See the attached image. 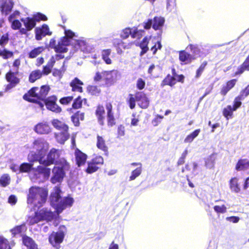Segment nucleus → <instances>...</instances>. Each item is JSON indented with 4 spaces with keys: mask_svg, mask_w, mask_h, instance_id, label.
Masks as SVG:
<instances>
[{
    "mask_svg": "<svg viewBox=\"0 0 249 249\" xmlns=\"http://www.w3.org/2000/svg\"><path fill=\"white\" fill-rule=\"evenodd\" d=\"M62 192L58 186L55 187L51 193L50 200L51 205L56 212H52L47 208H43L36 212L35 215L29 217L27 222L32 225L38 222L46 220L48 222L53 221V225L57 226L59 223V214L63 210L68 207H71L74 200L71 197H61Z\"/></svg>",
    "mask_w": 249,
    "mask_h": 249,
    "instance_id": "obj_1",
    "label": "nucleus"
},
{
    "mask_svg": "<svg viewBox=\"0 0 249 249\" xmlns=\"http://www.w3.org/2000/svg\"><path fill=\"white\" fill-rule=\"evenodd\" d=\"M27 147L30 148V152L27 159L30 162L39 161L41 158L45 156L49 149V143L44 139L38 138L35 140L30 145Z\"/></svg>",
    "mask_w": 249,
    "mask_h": 249,
    "instance_id": "obj_2",
    "label": "nucleus"
},
{
    "mask_svg": "<svg viewBox=\"0 0 249 249\" xmlns=\"http://www.w3.org/2000/svg\"><path fill=\"white\" fill-rule=\"evenodd\" d=\"M48 190L46 188L32 187L29 189L27 203L32 206L39 208L46 202Z\"/></svg>",
    "mask_w": 249,
    "mask_h": 249,
    "instance_id": "obj_3",
    "label": "nucleus"
},
{
    "mask_svg": "<svg viewBox=\"0 0 249 249\" xmlns=\"http://www.w3.org/2000/svg\"><path fill=\"white\" fill-rule=\"evenodd\" d=\"M51 175V169L44 165H38L33 169L31 180L33 181L38 180L44 181L48 180Z\"/></svg>",
    "mask_w": 249,
    "mask_h": 249,
    "instance_id": "obj_4",
    "label": "nucleus"
},
{
    "mask_svg": "<svg viewBox=\"0 0 249 249\" xmlns=\"http://www.w3.org/2000/svg\"><path fill=\"white\" fill-rule=\"evenodd\" d=\"M66 228L64 226L59 227V231L57 232H53L49 237L50 244L54 248L58 249L60 247V244L63 242Z\"/></svg>",
    "mask_w": 249,
    "mask_h": 249,
    "instance_id": "obj_5",
    "label": "nucleus"
},
{
    "mask_svg": "<svg viewBox=\"0 0 249 249\" xmlns=\"http://www.w3.org/2000/svg\"><path fill=\"white\" fill-rule=\"evenodd\" d=\"M59 157V151L54 148H52L47 155V157L46 158L45 156H43L38 162L41 165L48 166L53 164L55 160L57 159Z\"/></svg>",
    "mask_w": 249,
    "mask_h": 249,
    "instance_id": "obj_6",
    "label": "nucleus"
},
{
    "mask_svg": "<svg viewBox=\"0 0 249 249\" xmlns=\"http://www.w3.org/2000/svg\"><path fill=\"white\" fill-rule=\"evenodd\" d=\"M120 76L119 71L116 70L104 71V81L107 85L114 84L120 78Z\"/></svg>",
    "mask_w": 249,
    "mask_h": 249,
    "instance_id": "obj_7",
    "label": "nucleus"
},
{
    "mask_svg": "<svg viewBox=\"0 0 249 249\" xmlns=\"http://www.w3.org/2000/svg\"><path fill=\"white\" fill-rule=\"evenodd\" d=\"M143 32V31L142 30H138L136 28H127L122 31L121 33V36L123 38H126L129 35H131L133 38L138 39L142 36Z\"/></svg>",
    "mask_w": 249,
    "mask_h": 249,
    "instance_id": "obj_8",
    "label": "nucleus"
},
{
    "mask_svg": "<svg viewBox=\"0 0 249 249\" xmlns=\"http://www.w3.org/2000/svg\"><path fill=\"white\" fill-rule=\"evenodd\" d=\"M57 98L54 96L49 97L44 101V103L48 109L55 113H60L61 108L56 104Z\"/></svg>",
    "mask_w": 249,
    "mask_h": 249,
    "instance_id": "obj_9",
    "label": "nucleus"
},
{
    "mask_svg": "<svg viewBox=\"0 0 249 249\" xmlns=\"http://www.w3.org/2000/svg\"><path fill=\"white\" fill-rule=\"evenodd\" d=\"M53 176L50 181L53 184L60 183L64 178V173L63 169L57 166H54L52 170Z\"/></svg>",
    "mask_w": 249,
    "mask_h": 249,
    "instance_id": "obj_10",
    "label": "nucleus"
},
{
    "mask_svg": "<svg viewBox=\"0 0 249 249\" xmlns=\"http://www.w3.org/2000/svg\"><path fill=\"white\" fill-rule=\"evenodd\" d=\"M38 134H48L52 131V128L47 122H43L36 124L34 129Z\"/></svg>",
    "mask_w": 249,
    "mask_h": 249,
    "instance_id": "obj_11",
    "label": "nucleus"
},
{
    "mask_svg": "<svg viewBox=\"0 0 249 249\" xmlns=\"http://www.w3.org/2000/svg\"><path fill=\"white\" fill-rule=\"evenodd\" d=\"M138 105L142 108H146L149 106V101L145 94L142 92H138L135 94Z\"/></svg>",
    "mask_w": 249,
    "mask_h": 249,
    "instance_id": "obj_12",
    "label": "nucleus"
},
{
    "mask_svg": "<svg viewBox=\"0 0 249 249\" xmlns=\"http://www.w3.org/2000/svg\"><path fill=\"white\" fill-rule=\"evenodd\" d=\"M21 21L23 22L25 27V28H21L20 29V32L23 34H25L27 31H31L36 25L35 20L29 17L22 18L21 19Z\"/></svg>",
    "mask_w": 249,
    "mask_h": 249,
    "instance_id": "obj_13",
    "label": "nucleus"
},
{
    "mask_svg": "<svg viewBox=\"0 0 249 249\" xmlns=\"http://www.w3.org/2000/svg\"><path fill=\"white\" fill-rule=\"evenodd\" d=\"M39 89L37 87L32 88L27 94L24 95L23 98L30 102H36L39 99L38 96Z\"/></svg>",
    "mask_w": 249,
    "mask_h": 249,
    "instance_id": "obj_14",
    "label": "nucleus"
},
{
    "mask_svg": "<svg viewBox=\"0 0 249 249\" xmlns=\"http://www.w3.org/2000/svg\"><path fill=\"white\" fill-rule=\"evenodd\" d=\"M13 6L12 0H0V9L2 14L7 15L11 12Z\"/></svg>",
    "mask_w": 249,
    "mask_h": 249,
    "instance_id": "obj_15",
    "label": "nucleus"
},
{
    "mask_svg": "<svg viewBox=\"0 0 249 249\" xmlns=\"http://www.w3.org/2000/svg\"><path fill=\"white\" fill-rule=\"evenodd\" d=\"M129 166L130 167H137L135 169L132 171L131 175L129 177V181H132L134 180L141 174L142 172V164L140 162H133L130 164Z\"/></svg>",
    "mask_w": 249,
    "mask_h": 249,
    "instance_id": "obj_16",
    "label": "nucleus"
},
{
    "mask_svg": "<svg viewBox=\"0 0 249 249\" xmlns=\"http://www.w3.org/2000/svg\"><path fill=\"white\" fill-rule=\"evenodd\" d=\"M74 48L77 50L80 49L81 51L84 52H89L90 51V48L88 46L86 40L79 39L74 40L73 43Z\"/></svg>",
    "mask_w": 249,
    "mask_h": 249,
    "instance_id": "obj_17",
    "label": "nucleus"
},
{
    "mask_svg": "<svg viewBox=\"0 0 249 249\" xmlns=\"http://www.w3.org/2000/svg\"><path fill=\"white\" fill-rule=\"evenodd\" d=\"M107 111V124L109 126H112L115 124V120L112 112V106L110 103H107L106 106Z\"/></svg>",
    "mask_w": 249,
    "mask_h": 249,
    "instance_id": "obj_18",
    "label": "nucleus"
},
{
    "mask_svg": "<svg viewBox=\"0 0 249 249\" xmlns=\"http://www.w3.org/2000/svg\"><path fill=\"white\" fill-rule=\"evenodd\" d=\"M229 187L232 192L238 193L240 191V185L237 178H232L229 181Z\"/></svg>",
    "mask_w": 249,
    "mask_h": 249,
    "instance_id": "obj_19",
    "label": "nucleus"
},
{
    "mask_svg": "<svg viewBox=\"0 0 249 249\" xmlns=\"http://www.w3.org/2000/svg\"><path fill=\"white\" fill-rule=\"evenodd\" d=\"M152 20L153 28L155 30H161L165 22L164 18L156 17Z\"/></svg>",
    "mask_w": 249,
    "mask_h": 249,
    "instance_id": "obj_20",
    "label": "nucleus"
},
{
    "mask_svg": "<svg viewBox=\"0 0 249 249\" xmlns=\"http://www.w3.org/2000/svg\"><path fill=\"white\" fill-rule=\"evenodd\" d=\"M82 85H83V83L78 78H75L70 83L72 90L79 92H82L83 91Z\"/></svg>",
    "mask_w": 249,
    "mask_h": 249,
    "instance_id": "obj_21",
    "label": "nucleus"
},
{
    "mask_svg": "<svg viewBox=\"0 0 249 249\" xmlns=\"http://www.w3.org/2000/svg\"><path fill=\"white\" fill-rule=\"evenodd\" d=\"M76 163L78 166L83 165L86 160L87 155L77 149L75 152Z\"/></svg>",
    "mask_w": 249,
    "mask_h": 249,
    "instance_id": "obj_22",
    "label": "nucleus"
},
{
    "mask_svg": "<svg viewBox=\"0 0 249 249\" xmlns=\"http://www.w3.org/2000/svg\"><path fill=\"white\" fill-rule=\"evenodd\" d=\"M69 136L70 135L68 131H61L60 132L55 134V137L57 142L61 144H64L69 138Z\"/></svg>",
    "mask_w": 249,
    "mask_h": 249,
    "instance_id": "obj_23",
    "label": "nucleus"
},
{
    "mask_svg": "<svg viewBox=\"0 0 249 249\" xmlns=\"http://www.w3.org/2000/svg\"><path fill=\"white\" fill-rule=\"evenodd\" d=\"M53 126L60 131H68L69 127L64 123L58 120L53 119L51 122Z\"/></svg>",
    "mask_w": 249,
    "mask_h": 249,
    "instance_id": "obj_24",
    "label": "nucleus"
},
{
    "mask_svg": "<svg viewBox=\"0 0 249 249\" xmlns=\"http://www.w3.org/2000/svg\"><path fill=\"white\" fill-rule=\"evenodd\" d=\"M95 114L99 123L103 125L104 124V120L105 116V112L104 107L102 106H98L96 110Z\"/></svg>",
    "mask_w": 249,
    "mask_h": 249,
    "instance_id": "obj_25",
    "label": "nucleus"
},
{
    "mask_svg": "<svg viewBox=\"0 0 249 249\" xmlns=\"http://www.w3.org/2000/svg\"><path fill=\"white\" fill-rule=\"evenodd\" d=\"M23 244L29 249H38L37 245L30 237L24 236L22 237Z\"/></svg>",
    "mask_w": 249,
    "mask_h": 249,
    "instance_id": "obj_26",
    "label": "nucleus"
},
{
    "mask_svg": "<svg viewBox=\"0 0 249 249\" xmlns=\"http://www.w3.org/2000/svg\"><path fill=\"white\" fill-rule=\"evenodd\" d=\"M216 202L218 204L213 207L214 212L217 214L224 213H226L227 208L224 204V201L223 200H219L216 201Z\"/></svg>",
    "mask_w": 249,
    "mask_h": 249,
    "instance_id": "obj_27",
    "label": "nucleus"
},
{
    "mask_svg": "<svg viewBox=\"0 0 249 249\" xmlns=\"http://www.w3.org/2000/svg\"><path fill=\"white\" fill-rule=\"evenodd\" d=\"M236 81V79H232L227 82L226 85L222 87L220 93L222 95H225L235 86Z\"/></svg>",
    "mask_w": 249,
    "mask_h": 249,
    "instance_id": "obj_28",
    "label": "nucleus"
},
{
    "mask_svg": "<svg viewBox=\"0 0 249 249\" xmlns=\"http://www.w3.org/2000/svg\"><path fill=\"white\" fill-rule=\"evenodd\" d=\"M237 171H244L249 169V161L246 159L239 160L235 167Z\"/></svg>",
    "mask_w": 249,
    "mask_h": 249,
    "instance_id": "obj_29",
    "label": "nucleus"
},
{
    "mask_svg": "<svg viewBox=\"0 0 249 249\" xmlns=\"http://www.w3.org/2000/svg\"><path fill=\"white\" fill-rule=\"evenodd\" d=\"M33 164L30 163L24 162L22 163L20 166L19 167V172L22 173H27L31 171L30 173V178H31V174L33 173V169L34 168L33 167Z\"/></svg>",
    "mask_w": 249,
    "mask_h": 249,
    "instance_id": "obj_30",
    "label": "nucleus"
},
{
    "mask_svg": "<svg viewBox=\"0 0 249 249\" xmlns=\"http://www.w3.org/2000/svg\"><path fill=\"white\" fill-rule=\"evenodd\" d=\"M111 53L110 49L103 50L102 52V58L107 65H111L112 64V61L110 57Z\"/></svg>",
    "mask_w": 249,
    "mask_h": 249,
    "instance_id": "obj_31",
    "label": "nucleus"
},
{
    "mask_svg": "<svg viewBox=\"0 0 249 249\" xmlns=\"http://www.w3.org/2000/svg\"><path fill=\"white\" fill-rule=\"evenodd\" d=\"M18 71H9L6 75V78L8 82L12 84H18L19 82V79L16 76Z\"/></svg>",
    "mask_w": 249,
    "mask_h": 249,
    "instance_id": "obj_32",
    "label": "nucleus"
},
{
    "mask_svg": "<svg viewBox=\"0 0 249 249\" xmlns=\"http://www.w3.org/2000/svg\"><path fill=\"white\" fill-rule=\"evenodd\" d=\"M192 59V56L185 51L180 52L179 53V60L184 64L190 63Z\"/></svg>",
    "mask_w": 249,
    "mask_h": 249,
    "instance_id": "obj_33",
    "label": "nucleus"
},
{
    "mask_svg": "<svg viewBox=\"0 0 249 249\" xmlns=\"http://www.w3.org/2000/svg\"><path fill=\"white\" fill-rule=\"evenodd\" d=\"M96 146L99 149L106 152L107 150V147L106 144L104 139L101 136H98L97 137Z\"/></svg>",
    "mask_w": 249,
    "mask_h": 249,
    "instance_id": "obj_34",
    "label": "nucleus"
},
{
    "mask_svg": "<svg viewBox=\"0 0 249 249\" xmlns=\"http://www.w3.org/2000/svg\"><path fill=\"white\" fill-rule=\"evenodd\" d=\"M13 246V243H10L6 238L0 237V249H11Z\"/></svg>",
    "mask_w": 249,
    "mask_h": 249,
    "instance_id": "obj_35",
    "label": "nucleus"
},
{
    "mask_svg": "<svg viewBox=\"0 0 249 249\" xmlns=\"http://www.w3.org/2000/svg\"><path fill=\"white\" fill-rule=\"evenodd\" d=\"M216 157L214 154H212L205 160V166L207 168L212 169L214 167Z\"/></svg>",
    "mask_w": 249,
    "mask_h": 249,
    "instance_id": "obj_36",
    "label": "nucleus"
},
{
    "mask_svg": "<svg viewBox=\"0 0 249 249\" xmlns=\"http://www.w3.org/2000/svg\"><path fill=\"white\" fill-rule=\"evenodd\" d=\"M200 132L199 129H196L192 133L187 135L185 138L184 142L185 143H191L198 135Z\"/></svg>",
    "mask_w": 249,
    "mask_h": 249,
    "instance_id": "obj_37",
    "label": "nucleus"
},
{
    "mask_svg": "<svg viewBox=\"0 0 249 249\" xmlns=\"http://www.w3.org/2000/svg\"><path fill=\"white\" fill-rule=\"evenodd\" d=\"M149 38L146 37H144L142 42L140 44V48L142 49V52H141V55H142L144 53H145L148 50V47L147 46L148 42H149Z\"/></svg>",
    "mask_w": 249,
    "mask_h": 249,
    "instance_id": "obj_38",
    "label": "nucleus"
},
{
    "mask_svg": "<svg viewBox=\"0 0 249 249\" xmlns=\"http://www.w3.org/2000/svg\"><path fill=\"white\" fill-rule=\"evenodd\" d=\"M42 75V72L40 70H36L31 72L29 77V80L31 82H34L36 80L39 79Z\"/></svg>",
    "mask_w": 249,
    "mask_h": 249,
    "instance_id": "obj_39",
    "label": "nucleus"
},
{
    "mask_svg": "<svg viewBox=\"0 0 249 249\" xmlns=\"http://www.w3.org/2000/svg\"><path fill=\"white\" fill-rule=\"evenodd\" d=\"M49 88L46 86H43L38 90V97L39 99L43 100L47 95Z\"/></svg>",
    "mask_w": 249,
    "mask_h": 249,
    "instance_id": "obj_40",
    "label": "nucleus"
},
{
    "mask_svg": "<svg viewBox=\"0 0 249 249\" xmlns=\"http://www.w3.org/2000/svg\"><path fill=\"white\" fill-rule=\"evenodd\" d=\"M26 231V227L24 224L16 226L14 229H12L11 231L14 236L17 234L21 233Z\"/></svg>",
    "mask_w": 249,
    "mask_h": 249,
    "instance_id": "obj_41",
    "label": "nucleus"
},
{
    "mask_svg": "<svg viewBox=\"0 0 249 249\" xmlns=\"http://www.w3.org/2000/svg\"><path fill=\"white\" fill-rule=\"evenodd\" d=\"M232 107L231 106H227L223 111V114L224 116L228 120L230 118H231L233 111Z\"/></svg>",
    "mask_w": 249,
    "mask_h": 249,
    "instance_id": "obj_42",
    "label": "nucleus"
},
{
    "mask_svg": "<svg viewBox=\"0 0 249 249\" xmlns=\"http://www.w3.org/2000/svg\"><path fill=\"white\" fill-rule=\"evenodd\" d=\"M44 50L43 47H39L34 49L29 53V57L30 58H35L39 55Z\"/></svg>",
    "mask_w": 249,
    "mask_h": 249,
    "instance_id": "obj_43",
    "label": "nucleus"
},
{
    "mask_svg": "<svg viewBox=\"0 0 249 249\" xmlns=\"http://www.w3.org/2000/svg\"><path fill=\"white\" fill-rule=\"evenodd\" d=\"M10 181V178L7 174L2 175L0 178V184L3 187H5L8 185Z\"/></svg>",
    "mask_w": 249,
    "mask_h": 249,
    "instance_id": "obj_44",
    "label": "nucleus"
},
{
    "mask_svg": "<svg viewBox=\"0 0 249 249\" xmlns=\"http://www.w3.org/2000/svg\"><path fill=\"white\" fill-rule=\"evenodd\" d=\"M87 91L91 95H96L100 92V89L97 86H89L87 87Z\"/></svg>",
    "mask_w": 249,
    "mask_h": 249,
    "instance_id": "obj_45",
    "label": "nucleus"
},
{
    "mask_svg": "<svg viewBox=\"0 0 249 249\" xmlns=\"http://www.w3.org/2000/svg\"><path fill=\"white\" fill-rule=\"evenodd\" d=\"M176 82V79L175 78L170 75H168L163 80L164 85H168L171 86L174 85Z\"/></svg>",
    "mask_w": 249,
    "mask_h": 249,
    "instance_id": "obj_46",
    "label": "nucleus"
},
{
    "mask_svg": "<svg viewBox=\"0 0 249 249\" xmlns=\"http://www.w3.org/2000/svg\"><path fill=\"white\" fill-rule=\"evenodd\" d=\"M9 21L11 23V27L12 29L16 30L20 29L21 23L18 20L13 19L9 20Z\"/></svg>",
    "mask_w": 249,
    "mask_h": 249,
    "instance_id": "obj_47",
    "label": "nucleus"
},
{
    "mask_svg": "<svg viewBox=\"0 0 249 249\" xmlns=\"http://www.w3.org/2000/svg\"><path fill=\"white\" fill-rule=\"evenodd\" d=\"M34 20H35V22L39 21L40 20H46L47 19V17L44 15H43L41 13H37L33 16V17L32 18Z\"/></svg>",
    "mask_w": 249,
    "mask_h": 249,
    "instance_id": "obj_48",
    "label": "nucleus"
},
{
    "mask_svg": "<svg viewBox=\"0 0 249 249\" xmlns=\"http://www.w3.org/2000/svg\"><path fill=\"white\" fill-rule=\"evenodd\" d=\"M98 168L99 167L96 165L91 162L89 163L88 167L87 169V172L88 173L91 174L96 172Z\"/></svg>",
    "mask_w": 249,
    "mask_h": 249,
    "instance_id": "obj_49",
    "label": "nucleus"
},
{
    "mask_svg": "<svg viewBox=\"0 0 249 249\" xmlns=\"http://www.w3.org/2000/svg\"><path fill=\"white\" fill-rule=\"evenodd\" d=\"M68 50V48L66 46H64V45H62V44L58 42L57 45L55 47V51L57 53H65Z\"/></svg>",
    "mask_w": 249,
    "mask_h": 249,
    "instance_id": "obj_50",
    "label": "nucleus"
},
{
    "mask_svg": "<svg viewBox=\"0 0 249 249\" xmlns=\"http://www.w3.org/2000/svg\"><path fill=\"white\" fill-rule=\"evenodd\" d=\"M243 100V99L239 96L236 97L234 100V105L232 107L233 110H236L238 108H239L241 105V100Z\"/></svg>",
    "mask_w": 249,
    "mask_h": 249,
    "instance_id": "obj_51",
    "label": "nucleus"
},
{
    "mask_svg": "<svg viewBox=\"0 0 249 249\" xmlns=\"http://www.w3.org/2000/svg\"><path fill=\"white\" fill-rule=\"evenodd\" d=\"M36 38L37 40H40L42 39V37L45 36L43 35V30L41 28H36L35 29Z\"/></svg>",
    "mask_w": 249,
    "mask_h": 249,
    "instance_id": "obj_52",
    "label": "nucleus"
},
{
    "mask_svg": "<svg viewBox=\"0 0 249 249\" xmlns=\"http://www.w3.org/2000/svg\"><path fill=\"white\" fill-rule=\"evenodd\" d=\"M93 79L95 82L100 81L102 79L104 80V71L101 72L99 71L96 72L93 77Z\"/></svg>",
    "mask_w": 249,
    "mask_h": 249,
    "instance_id": "obj_53",
    "label": "nucleus"
},
{
    "mask_svg": "<svg viewBox=\"0 0 249 249\" xmlns=\"http://www.w3.org/2000/svg\"><path fill=\"white\" fill-rule=\"evenodd\" d=\"M190 48L193 53H194L195 56H200V50L198 47L195 45H190Z\"/></svg>",
    "mask_w": 249,
    "mask_h": 249,
    "instance_id": "obj_54",
    "label": "nucleus"
},
{
    "mask_svg": "<svg viewBox=\"0 0 249 249\" xmlns=\"http://www.w3.org/2000/svg\"><path fill=\"white\" fill-rule=\"evenodd\" d=\"M155 45L151 48V50L153 52L154 54L156 53L158 50L161 49L162 45L160 41H158L157 42H154Z\"/></svg>",
    "mask_w": 249,
    "mask_h": 249,
    "instance_id": "obj_55",
    "label": "nucleus"
},
{
    "mask_svg": "<svg viewBox=\"0 0 249 249\" xmlns=\"http://www.w3.org/2000/svg\"><path fill=\"white\" fill-rule=\"evenodd\" d=\"M129 99L127 102L130 108L133 109L135 107L136 98L133 97L132 94H130Z\"/></svg>",
    "mask_w": 249,
    "mask_h": 249,
    "instance_id": "obj_56",
    "label": "nucleus"
},
{
    "mask_svg": "<svg viewBox=\"0 0 249 249\" xmlns=\"http://www.w3.org/2000/svg\"><path fill=\"white\" fill-rule=\"evenodd\" d=\"M206 65H207V62H204L201 64V65H200V66L199 67V68L198 69V70L196 71V78H198L201 75V74L202 73L203 71H204V68H205V66H206Z\"/></svg>",
    "mask_w": 249,
    "mask_h": 249,
    "instance_id": "obj_57",
    "label": "nucleus"
},
{
    "mask_svg": "<svg viewBox=\"0 0 249 249\" xmlns=\"http://www.w3.org/2000/svg\"><path fill=\"white\" fill-rule=\"evenodd\" d=\"M92 162L97 166L98 165L103 164L104 160L101 156H97L92 160Z\"/></svg>",
    "mask_w": 249,
    "mask_h": 249,
    "instance_id": "obj_58",
    "label": "nucleus"
},
{
    "mask_svg": "<svg viewBox=\"0 0 249 249\" xmlns=\"http://www.w3.org/2000/svg\"><path fill=\"white\" fill-rule=\"evenodd\" d=\"M249 95V85L243 90H242L239 95L243 99Z\"/></svg>",
    "mask_w": 249,
    "mask_h": 249,
    "instance_id": "obj_59",
    "label": "nucleus"
},
{
    "mask_svg": "<svg viewBox=\"0 0 249 249\" xmlns=\"http://www.w3.org/2000/svg\"><path fill=\"white\" fill-rule=\"evenodd\" d=\"M82 105V101L81 98L78 97L74 101V103L72 104V107L74 108L77 109L81 107Z\"/></svg>",
    "mask_w": 249,
    "mask_h": 249,
    "instance_id": "obj_60",
    "label": "nucleus"
},
{
    "mask_svg": "<svg viewBox=\"0 0 249 249\" xmlns=\"http://www.w3.org/2000/svg\"><path fill=\"white\" fill-rule=\"evenodd\" d=\"M8 41V35H4L1 36L0 38V45L1 46H3L5 44L7 43Z\"/></svg>",
    "mask_w": 249,
    "mask_h": 249,
    "instance_id": "obj_61",
    "label": "nucleus"
},
{
    "mask_svg": "<svg viewBox=\"0 0 249 249\" xmlns=\"http://www.w3.org/2000/svg\"><path fill=\"white\" fill-rule=\"evenodd\" d=\"M145 86V82L141 78L138 79L137 81V87L139 89H142Z\"/></svg>",
    "mask_w": 249,
    "mask_h": 249,
    "instance_id": "obj_62",
    "label": "nucleus"
},
{
    "mask_svg": "<svg viewBox=\"0 0 249 249\" xmlns=\"http://www.w3.org/2000/svg\"><path fill=\"white\" fill-rule=\"evenodd\" d=\"M13 55L12 53L9 51H7L6 50H4L3 51H1V54L0 55L2 56V57L4 59H7L9 57H12Z\"/></svg>",
    "mask_w": 249,
    "mask_h": 249,
    "instance_id": "obj_63",
    "label": "nucleus"
},
{
    "mask_svg": "<svg viewBox=\"0 0 249 249\" xmlns=\"http://www.w3.org/2000/svg\"><path fill=\"white\" fill-rule=\"evenodd\" d=\"M72 100V97L68 96L64 97L60 99V102L62 104H68L70 103Z\"/></svg>",
    "mask_w": 249,
    "mask_h": 249,
    "instance_id": "obj_64",
    "label": "nucleus"
}]
</instances>
